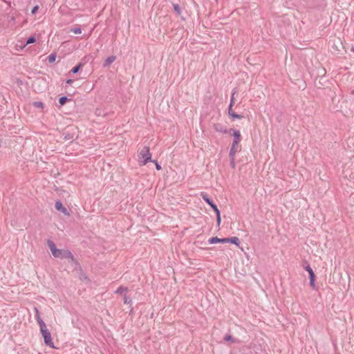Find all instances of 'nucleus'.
<instances>
[{"instance_id": "nucleus-35", "label": "nucleus", "mask_w": 354, "mask_h": 354, "mask_svg": "<svg viewBox=\"0 0 354 354\" xmlns=\"http://www.w3.org/2000/svg\"><path fill=\"white\" fill-rule=\"evenodd\" d=\"M133 308L131 307V309H130V311H129V315H133Z\"/></svg>"}, {"instance_id": "nucleus-20", "label": "nucleus", "mask_w": 354, "mask_h": 354, "mask_svg": "<svg viewBox=\"0 0 354 354\" xmlns=\"http://www.w3.org/2000/svg\"><path fill=\"white\" fill-rule=\"evenodd\" d=\"M128 291V288H125V287H123V286H120L116 290H115V293L117 294H126L127 292Z\"/></svg>"}, {"instance_id": "nucleus-37", "label": "nucleus", "mask_w": 354, "mask_h": 354, "mask_svg": "<svg viewBox=\"0 0 354 354\" xmlns=\"http://www.w3.org/2000/svg\"><path fill=\"white\" fill-rule=\"evenodd\" d=\"M351 93L354 95V89L351 91Z\"/></svg>"}, {"instance_id": "nucleus-17", "label": "nucleus", "mask_w": 354, "mask_h": 354, "mask_svg": "<svg viewBox=\"0 0 354 354\" xmlns=\"http://www.w3.org/2000/svg\"><path fill=\"white\" fill-rule=\"evenodd\" d=\"M302 266H303L304 269L306 271H307L308 273L313 271V270L312 269V268L310 267V264L308 263V262L307 261H304L303 262Z\"/></svg>"}, {"instance_id": "nucleus-28", "label": "nucleus", "mask_w": 354, "mask_h": 354, "mask_svg": "<svg viewBox=\"0 0 354 354\" xmlns=\"http://www.w3.org/2000/svg\"><path fill=\"white\" fill-rule=\"evenodd\" d=\"M233 120L235 119H242L244 118L243 115L238 114L236 113H234L232 115L230 116Z\"/></svg>"}, {"instance_id": "nucleus-11", "label": "nucleus", "mask_w": 354, "mask_h": 354, "mask_svg": "<svg viewBox=\"0 0 354 354\" xmlns=\"http://www.w3.org/2000/svg\"><path fill=\"white\" fill-rule=\"evenodd\" d=\"M308 274H309V279H310L309 284L313 289L316 290L317 289V287L315 285L316 275H315L314 271L309 272Z\"/></svg>"}, {"instance_id": "nucleus-21", "label": "nucleus", "mask_w": 354, "mask_h": 354, "mask_svg": "<svg viewBox=\"0 0 354 354\" xmlns=\"http://www.w3.org/2000/svg\"><path fill=\"white\" fill-rule=\"evenodd\" d=\"M57 57V55L55 53H51L48 57V61L49 63L52 64L54 63Z\"/></svg>"}, {"instance_id": "nucleus-2", "label": "nucleus", "mask_w": 354, "mask_h": 354, "mask_svg": "<svg viewBox=\"0 0 354 354\" xmlns=\"http://www.w3.org/2000/svg\"><path fill=\"white\" fill-rule=\"evenodd\" d=\"M209 244L216 243H232L239 246L240 240L237 236H232L227 238H218L217 236H212L208 239Z\"/></svg>"}, {"instance_id": "nucleus-30", "label": "nucleus", "mask_w": 354, "mask_h": 354, "mask_svg": "<svg viewBox=\"0 0 354 354\" xmlns=\"http://www.w3.org/2000/svg\"><path fill=\"white\" fill-rule=\"evenodd\" d=\"M151 162H153L155 164V167L157 170L159 171L162 169L160 165L158 163L157 160H152Z\"/></svg>"}, {"instance_id": "nucleus-26", "label": "nucleus", "mask_w": 354, "mask_h": 354, "mask_svg": "<svg viewBox=\"0 0 354 354\" xmlns=\"http://www.w3.org/2000/svg\"><path fill=\"white\" fill-rule=\"evenodd\" d=\"M236 93V88L232 91L230 105L233 106L235 103L234 95Z\"/></svg>"}, {"instance_id": "nucleus-18", "label": "nucleus", "mask_w": 354, "mask_h": 354, "mask_svg": "<svg viewBox=\"0 0 354 354\" xmlns=\"http://www.w3.org/2000/svg\"><path fill=\"white\" fill-rule=\"evenodd\" d=\"M238 151L237 148L231 147L229 153L230 160L235 159V154Z\"/></svg>"}, {"instance_id": "nucleus-16", "label": "nucleus", "mask_w": 354, "mask_h": 354, "mask_svg": "<svg viewBox=\"0 0 354 354\" xmlns=\"http://www.w3.org/2000/svg\"><path fill=\"white\" fill-rule=\"evenodd\" d=\"M77 270L79 271V278L81 281L88 280V278L83 271L82 268H81V270Z\"/></svg>"}, {"instance_id": "nucleus-4", "label": "nucleus", "mask_w": 354, "mask_h": 354, "mask_svg": "<svg viewBox=\"0 0 354 354\" xmlns=\"http://www.w3.org/2000/svg\"><path fill=\"white\" fill-rule=\"evenodd\" d=\"M40 332L44 339L45 345L49 346L50 348H54L55 346L51 337V334L49 330L47 328L46 326H44V328H40Z\"/></svg>"}, {"instance_id": "nucleus-22", "label": "nucleus", "mask_w": 354, "mask_h": 354, "mask_svg": "<svg viewBox=\"0 0 354 354\" xmlns=\"http://www.w3.org/2000/svg\"><path fill=\"white\" fill-rule=\"evenodd\" d=\"M173 7H174V12L178 15H181V8L180 7V6L177 3H175V4H173Z\"/></svg>"}, {"instance_id": "nucleus-6", "label": "nucleus", "mask_w": 354, "mask_h": 354, "mask_svg": "<svg viewBox=\"0 0 354 354\" xmlns=\"http://www.w3.org/2000/svg\"><path fill=\"white\" fill-rule=\"evenodd\" d=\"M233 133L230 135H232L234 137V140L232 144L231 147L237 148L239 143L241 142V135L239 130L234 129L232 131Z\"/></svg>"}, {"instance_id": "nucleus-25", "label": "nucleus", "mask_w": 354, "mask_h": 354, "mask_svg": "<svg viewBox=\"0 0 354 354\" xmlns=\"http://www.w3.org/2000/svg\"><path fill=\"white\" fill-rule=\"evenodd\" d=\"M36 41V38L35 36H30L29 37L27 38L26 39V44H33Z\"/></svg>"}, {"instance_id": "nucleus-3", "label": "nucleus", "mask_w": 354, "mask_h": 354, "mask_svg": "<svg viewBox=\"0 0 354 354\" xmlns=\"http://www.w3.org/2000/svg\"><path fill=\"white\" fill-rule=\"evenodd\" d=\"M138 157L140 165H145L148 162L152 161L149 147L145 146L139 152Z\"/></svg>"}, {"instance_id": "nucleus-9", "label": "nucleus", "mask_w": 354, "mask_h": 354, "mask_svg": "<svg viewBox=\"0 0 354 354\" xmlns=\"http://www.w3.org/2000/svg\"><path fill=\"white\" fill-rule=\"evenodd\" d=\"M55 207L57 211L62 212L64 215L69 216L68 210L63 205L61 201L58 200L55 202Z\"/></svg>"}, {"instance_id": "nucleus-8", "label": "nucleus", "mask_w": 354, "mask_h": 354, "mask_svg": "<svg viewBox=\"0 0 354 354\" xmlns=\"http://www.w3.org/2000/svg\"><path fill=\"white\" fill-rule=\"evenodd\" d=\"M73 131L74 128L73 127H68V129L63 133L64 140H69L73 139L75 136Z\"/></svg>"}, {"instance_id": "nucleus-33", "label": "nucleus", "mask_w": 354, "mask_h": 354, "mask_svg": "<svg viewBox=\"0 0 354 354\" xmlns=\"http://www.w3.org/2000/svg\"><path fill=\"white\" fill-rule=\"evenodd\" d=\"M230 166L232 169H235L236 165H235V159L230 160Z\"/></svg>"}, {"instance_id": "nucleus-14", "label": "nucleus", "mask_w": 354, "mask_h": 354, "mask_svg": "<svg viewBox=\"0 0 354 354\" xmlns=\"http://www.w3.org/2000/svg\"><path fill=\"white\" fill-rule=\"evenodd\" d=\"M72 98H69L67 96H62L59 98V107H61L64 105H65L68 102H72Z\"/></svg>"}, {"instance_id": "nucleus-5", "label": "nucleus", "mask_w": 354, "mask_h": 354, "mask_svg": "<svg viewBox=\"0 0 354 354\" xmlns=\"http://www.w3.org/2000/svg\"><path fill=\"white\" fill-rule=\"evenodd\" d=\"M201 196L203 201L211 207L214 212H216V211H220L217 205L214 203V202L211 199L207 193L202 192Z\"/></svg>"}, {"instance_id": "nucleus-31", "label": "nucleus", "mask_w": 354, "mask_h": 354, "mask_svg": "<svg viewBox=\"0 0 354 354\" xmlns=\"http://www.w3.org/2000/svg\"><path fill=\"white\" fill-rule=\"evenodd\" d=\"M38 10H39V6H35L32 8V10H31V14H32V15H35V14H36V13L37 12Z\"/></svg>"}, {"instance_id": "nucleus-12", "label": "nucleus", "mask_w": 354, "mask_h": 354, "mask_svg": "<svg viewBox=\"0 0 354 354\" xmlns=\"http://www.w3.org/2000/svg\"><path fill=\"white\" fill-rule=\"evenodd\" d=\"M35 318H36V320L39 326V328H42V327L44 328V326H46V324L44 323V322L41 318L40 313L37 308H35Z\"/></svg>"}, {"instance_id": "nucleus-7", "label": "nucleus", "mask_w": 354, "mask_h": 354, "mask_svg": "<svg viewBox=\"0 0 354 354\" xmlns=\"http://www.w3.org/2000/svg\"><path fill=\"white\" fill-rule=\"evenodd\" d=\"M214 129L216 132H220L223 133H229L231 134L233 129H227L225 127H224L221 123H216L214 124Z\"/></svg>"}, {"instance_id": "nucleus-19", "label": "nucleus", "mask_w": 354, "mask_h": 354, "mask_svg": "<svg viewBox=\"0 0 354 354\" xmlns=\"http://www.w3.org/2000/svg\"><path fill=\"white\" fill-rule=\"evenodd\" d=\"M223 339L225 342H231L232 343L236 342V339H234L230 334H226Z\"/></svg>"}, {"instance_id": "nucleus-15", "label": "nucleus", "mask_w": 354, "mask_h": 354, "mask_svg": "<svg viewBox=\"0 0 354 354\" xmlns=\"http://www.w3.org/2000/svg\"><path fill=\"white\" fill-rule=\"evenodd\" d=\"M84 66V64L82 63V62H79L77 65H75L71 70V73H77Z\"/></svg>"}, {"instance_id": "nucleus-32", "label": "nucleus", "mask_w": 354, "mask_h": 354, "mask_svg": "<svg viewBox=\"0 0 354 354\" xmlns=\"http://www.w3.org/2000/svg\"><path fill=\"white\" fill-rule=\"evenodd\" d=\"M232 107L233 106H231V105H229L227 111H228V115L230 116L232 115L234 113V111L232 109Z\"/></svg>"}, {"instance_id": "nucleus-34", "label": "nucleus", "mask_w": 354, "mask_h": 354, "mask_svg": "<svg viewBox=\"0 0 354 354\" xmlns=\"http://www.w3.org/2000/svg\"><path fill=\"white\" fill-rule=\"evenodd\" d=\"M73 82V80H72V79H68V80H66V83L67 84H71Z\"/></svg>"}, {"instance_id": "nucleus-24", "label": "nucleus", "mask_w": 354, "mask_h": 354, "mask_svg": "<svg viewBox=\"0 0 354 354\" xmlns=\"http://www.w3.org/2000/svg\"><path fill=\"white\" fill-rule=\"evenodd\" d=\"M216 216V224L218 226H220L221 223V211H216L215 212Z\"/></svg>"}, {"instance_id": "nucleus-10", "label": "nucleus", "mask_w": 354, "mask_h": 354, "mask_svg": "<svg viewBox=\"0 0 354 354\" xmlns=\"http://www.w3.org/2000/svg\"><path fill=\"white\" fill-rule=\"evenodd\" d=\"M66 259H70L69 262L71 263L72 266H73L75 270H81V265L78 262V261L74 257V255L72 254V257H66Z\"/></svg>"}, {"instance_id": "nucleus-29", "label": "nucleus", "mask_w": 354, "mask_h": 354, "mask_svg": "<svg viewBox=\"0 0 354 354\" xmlns=\"http://www.w3.org/2000/svg\"><path fill=\"white\" fill-rule=\"evenodd\" d=\"M123 301L126 304H130L132 302V299L131 297H127L126 294L123 296Z\"/></svg>"}, {"instance_id": "nucleus-23", "label": "nucleus", "mask_w": 354, "mask_h": 354, "mask_svg": "<svg viewBox=\"0 0 354 354\" xmlns=\"http://www.w3.org/2000/svg\"><path fill=\"white\" fill-rule=\"evenodd\" d=\"M32 106L38 109H44V104L42 102H33Z\"/></svg>"}, {"instance_id": "nucleus-36", "label": "nucleus", "mask_w": 354, "mask_h": 354, "mask_svg": "<svg viewBox=\"0 0 354 354\" xmlns=\"http://www.w3.org/2000/svg\"><path fill=\"white\" fill-rule=\"evenodd\" d=\"M351 51L354 53V45H353L351 47Z\"/></svg>"}, {"instance_id": "nucleus-27", "label": "nucleus", "mask_w": 354, "mask_h": 354, "mask_svg": "<svg viewBox=\"0 0 354 354\" xmlns=\"http://www.w3.org/2000/svg\"><path fill=\"white\" fill-rule=\"evenodd\" d=\"M71 32L75 34H80L82 32V28L80 26H76L71 28Z\"/></svg>"}, {"instance_id": "nucleus-1", "label": "nucleus", "mask_w": 354, "mask_h": 354, "mask_svg": "<svg viewBox=\"0 0 354 354\" xmlns=\"http://www.w3.org/2000/svg\"><path fill=\"white\" fill-rule=\"evenodd\" d=\"M46 244L49 248L52 255L55 258L66 259L72 257V252L68 250L58 249L55 243L50 239H47Z\"/></svg>"}, {"instance_id": "nucleus-13", "label": "nucleus", "mask_w": 354, "mask_h": 354, "mask_svg": "<svg viewBox=\"0 0 354 354\" xmlns=\"http://www.w3.org/2000/svg\"><path fill=\"white\" fill-rule=\"evenodd\" d=\"M116 59L115 55H111L108 57L103 63V67L106 68L110 66Z\"/></svg>"}]
</instances>
